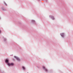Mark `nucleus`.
<instances>
[{
    "label": "nucleus",
    "mask_w": 73,
    "mask_h": 73,
    "mask_svg": "<svg viewBox=\"0 0 73 73\" xmlns=\"http://www.w3.org/2000/svg\"><path fill=\"white\" fill-rule=\"evenodd\" d=\"M32 22H35V21H34V20H33L32 21Z\"/></svg>",
    "instance_id": "nucleus-8"
},
{
    "label": "nucleus",
    "mask_w": 73,
    "mask_h": 73,
    "mask_svg": "<svg viewBox=\"0 0 73 73\" xmlns=\"http://www.w3.org/2000/svg\"><path fill=\"white\" fill-rule=\"evenodd\" d=\"M9 61V59H6L5 60V62H7V63H8V61Z\"/></svg>",
    "instance_id": "nucleus-5"
},
{
    "label": "nucleus",
    "mask_w": 73,
    "mask_h": 73,
    "mask_svg": "<svg viewBox=\"0 0 73 73\" xmlns=\"http://www.w3.org/2000/svg\"><path fill=\"white\" fill-rule=\"evenodd\" d=\"M1 30H0V33H1Z\"/></svg>",
    "instance_id": "nucleus-9"
},
{
    "label": "nucleus",
    "mask_w": 73,
    "mask_h": 73,
    "mask_svg": "<svg viewBox=\"0 0 73 73\" xmlns=\"http://www.w3.org/2000/svg\"><path fill=\"white\" fill-rule=\"evenodd\" d=\"M51 17H52V19H53V20L54 19V17L52 16Z\"/></svg>",
    "instance_id": "nucleus-6"
},
{
    "label": "nucleus",
    "mask_w": 73,
    "mask_h": 73,
    "mask_svg": "<svg viewBox=\"0 0 73 73\" xmlns=\"http://www.w3.org/2000/svg\"><path fill=\"white\" fill-rule=\"evenodd\" d=\"M8 65L9 66H10L11 65H14V64L13 63L10 64L9 63H8Z\"/></svg>",
    "instance_id": "nucleus-2"
},
{
    "label": "nucleus",
    "mask_w": 73,
    "mask_h": 73,
    "mask_svg": "<svg viewBox=\"0 0 73 73\" xmlns=\"http://www.w3.org/2000/svg\"><path fill=\"white\" fill-rule=\"evenodd\" d=\"M15 58H16L17 59V60H18V61H20V59L19 58L17 57L16 56L15 57Z\"/></svg>",
    "instance_id": "nucleus-4"
},
{
    "label": "nucleus",
    "mask_w": 73,
    "mask_h": 73,
    "mask_svg": "<svg viewBox=\"0 0 73 73\" xmlns=\"http://www.w3.org/2000/svg\"><path fill=\"white\" fill-rule=\"evenodd\" d=\"M43 69L46 71V72H48V70L44 66H43Z\"/></svg>",
    "instance_id": "nucleus-1"
},
{
    "label": "nucleus",
    "mask_w": 73,
    "mask_h": 73,
    "mask_svg": "<svg viewBox=\"0 0 73 73\" xmlns=\"http://www.w3.org/2000/svg\"><path fill=\"white\" fill-rule=\"evenodd\" d=\"M60 35L62 36V37H64V33H62L60 34Z\"/></svg>",
    "instance_id": "nucleus-3"
},
{
    "label": "nucleus",
    "mask_w": 73,
    "mask_h": 73,
    "mask_svg": "<svg viewBox=\"0 0 73 73\" xmlns=\"http://www.w3.org/2000/svg\"><path fill=\"white\" fill-rule=\"evenodd\" d=\"M23 69H24V70H25V68L24 67H23Z\"/></svg>",
    "instance_id": "nucleus-7"
}]
</instances>
